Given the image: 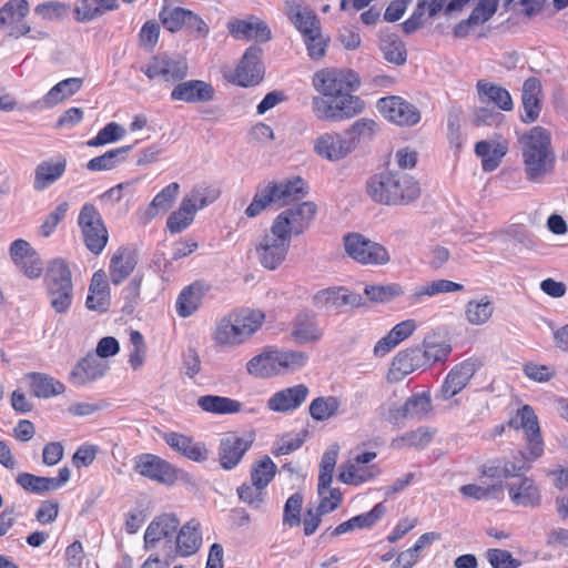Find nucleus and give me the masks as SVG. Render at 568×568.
Segmentation results:
<instances>
[{"instance_id": "obj_43", "label": "nucleus", "mask_w": 568, "mask_h": 568, "mask_svg": "<svg viewBox=\"0 0 568 568\" xmlns=\"http://www.w3.org/2000/svg\"><path fill=\"white\" fill-rule=\"evenodd\" d=\"M136 263V256L132 251L123 247L118 248L109 264L111 282L114 285L121 284L134 271Z\"/></svg>"}, {"instance_id": "obj_63", "label": "nucleus", "mask_w": 568, "mask_h": 568, "mask_svg": "<svg viewBox=\"0 0 568 568\" xmlns=\"http://www.w3.org/2000/svg\"><path fill=\"white\" fill-rule=\"evenodd\" d=\"M523 373L529 381L542 384L555 377L556 368L550 364L529 361L523 365Z\"/></svg>"}, {"instance_id": "obj_37", "label": "nucleus", "mask_w": 568, "mask_h": 568, "mask_svg": "<svg viewBox=\"0 0 568 568\" xmlns=\"http://www.w3.org/2000/svg\"><path fill=\"white\" fill-rule=\"evenodd\" d=\"M418 347L427 368L436 363L446 362L452 352V346L447 339L436 332L428 333Z\"/></svg>"}, {"instance_id": "obj_46", "label": "nucleus", "mask_w": 568, "mask_h": 568, "mask_svg": "<svg viewBox=\"0 0 568 568\" xmlns=\"http://www.w3.org/2000/svg\"><path fill=\"white\" fill-rule=\"evenodd\" d=\"M83 81L80 78H68L53 85L42 98L44 108H53L74 95L81 88Z\"/></svg>"}, {"instance_id": "obj_50", "label": "nucleus", "mask_w": 568, "mask_h": 568, "mask_svg": "<svg viewBox=\"0 0 568 568\" xmlns=\"http://www.w3.org/2000/svg\"><path fill=\"white\" fill-rule=\"evenodd\" d=\"M432 409L430 396L428 393L423 392L413 395L406 403L396 412H389L388 418L397 420L404 416L422 417L428 414Z\"/></svg>"}, {"instance_id": "obj_29", "label": "nucleus", "mask_w": 568, "mask_h": 568, "mask_svg": "<svg viewBox=\"0 0 568 568\" xmlns=\"http://www.w3.org/2000/svg\"><path fill=\"white\" fill-rule=\"evenodd\" d=\"M417 329V322L413 318H406L395 324L384 336H382L373 347V355L382 358L389 354L403 342L408 339Z\"/></svg>"}, {"instance_id": "obj_21", "label": "nucleus", "mask_w": 568, "mask_h": 568, "mask_svg": "<svg viewBox=\"0 0 568 568\" xmlns=\"http://www.w3.org/2000/svg\"><path fill=\"white\" fill-rule=\"evenodd\" d=\"M310 389L305 384H295L272 393L265 403L268 412L278 415H291L307 399Z\"/></svg>"}, {"instance_id": "obj_32", "label": "nucleus", "mask_w": 568, "mask_h": 568, "mask_svg": "<svg viewBox=\"0 0 568 568\" xmlns=\"http://www.w3.org/2000/svg\"><path fill=\"white\" fill-rule=\"evenodd\" d=\"M211 339L219 349H231L246 344L230 313L215 323L212 328Z\"/></svg>"}, {"instance_id": "obj_38", "label": "nucleus", "mask_w": 568, "mask_h": 568, "mask_svg": "<svg viewBox=\"0 0 568 568\" xmlns=\"http://www.w3.org/2000/svg\"><path fill=\"white\" fill-rule=\"evenodd\" d=\"M476 91L480 103L494 104L505 112H509L514 109V101L509 91L499 84L480 80L476 84Z\"/></svg>"}, {"instance_id": "obj_11", "label": "nucleus", "mask_w": 568, "mask_h": 568, "mask_svg": "<svg viewBox=\"0 0 568 568\" xmlns=\"http://www.w3.org/2000/svg\"><path fill=\"white\" fill-rule=\"evenodd\" d=\"M50 306L57 314H65L73 302V283L71 271L62 258L53 260L45 275Z\"/></svg>"}, {"instance_id": "obj_56", "label": "nucleus", "mask_w": 568, "mask_h": 568, "mask_svg": "<svg viewBox=\"0 0 568 568\" xmlns=\"http://www.w3.org/2000/svg\"><path fill=\"white\" fill-rule=\"evenodd\" d=\"M392 160L397 169L402 171H412L418 164L419 150L415 144L402 143L394 149Z\"/></svg>"}, {"instance_id": "obj_58", "label": "nucleus", "mask_w": 568, "mask_h": 568, "mask_svg": "<svg viewBox=\"0 0 568 568\" xmlns=\"http://www.w3.org/2000/svg\"><path fill=\"white\" fill-rule=\"evenodd\" d=\"M332 483H318L317 485V494H318V513L320 514H329L334 511L342 504L343 493L338 488L331 487Z\"/></svg>"}, {"instance_id": "obj_12", "label": "nucleus", "mask_w": 568, "mask_h": 568, "mask_svg": "<svg viewBox=\"0 0 568 568\" xmlns=\"http://www.w3.org/2000/svg\"><path fill=\"white\" fill-rule=\"evenodd\" d=\"M30 13V4L27 0H9L0 8V31L8 37L20 39L27 37L32 41H42L48 38L44 30L32 28L27 17Z\"/></svg>"}, {"instance_id": "obj_25", "label": "nucleus", "mask_w": 568, "mask_h": 568, "mask_svg": "<svg viewBox=\"0 0 568 568\" xmlns=\"http://www.w3.org/2000/svg\"><path fill=\"white\" fill-rule=\"evenodd\" d=\"M425 365L419 347H409L398 352L389 364L386 378L396 383L403 381L407 375L416 371H425Z\"/></svg>"}, {"instance_id": "obj_1", "label": "nucleus", "mask_w": 568, "mask_h": 568, "mask_svg": "<svg viewBox=\"0 0 568 568\" xmlns=\"http://www.w3.org/2000/svg\"><path fill=\"white\" fill-rule=\"evenodd\" d=\"M313 202H301L282 210L254 242L258 263L268 271L278 270L287 260L292 240L310 227L316 215Z\"/></svg>"}, {"instance_id": "obj_8", "label": "nucleus", "mask_w": 568, "mask_h": 568, "mask_svg": "<svg viewBox=\"0 0 568 568\" xmlns=\"http://www.w3.org/2000/svg\"><path fill=\"white\" fill-rule=\"evenodd\" d=\"M356 90L348 88L327 98H312V113L324 122H341L356 116L365 109L364 101L354 94Z\"/></svg>"}, {"instance_id": "obj_19", "label": "nucleus", "mask_w": 568, "mask_h": 568, "mask_svg": "<svg viewBox=\"0 0 568 568\" xmlns=\"http://www.w3.org/2000/svg\"><path fill=\"white\" fill-rule=\"evenodd\" d=\"M143 72L149 79H162L165 82H176L186 78L189 64L184 57L156 55L153 57L143 68Z\"/></svg>"}, {"instance_id": "obj_44", "label": "nucleus", "mask_w": 568, "mask_h": 568, "mask_svg": "<svg viewBox=\"0 0 568 568\" xmlns=\"http://www.w3.org/2000/svg\"><path fill=\"white\" fill-rule=\"evenodd\" d=\"M201 410L213 415H234L243 410V404L234 398L220 395H203L196 400Z\"/></svg>"}, {"instance_id": "obj_54", "label": "nucleus", "mask_w": 568, "mask_h": 568, "mask_svg": "<svg viewBox=\"0 0 568 568\" xmlns=\"http://www.w3.org/2000/svg\"><path fill=\"white\" fill-rule=\"evenodd\" d=\"M341 407V399L336 396H320L314 398L308 412L311 417L316 422H325L337 415Z\"/></svg>"}, {"instance_id": "obj_27", "label": "nucleus", "mask_w": 568, "mask_h": 568, "mask_svg": "<svg viewBox=\"0 0 568 568\" xmlns=\"http://www.w3.org/2000/svg\"><path fill=\"white\" fill-rule=\"evenodd\" d=\"M111 287L103 270L95 271L90 280L85 307L89 311L104 313L111 307Z\"/></svg>"}, {"instance_id": "obj_35", "label": "nucleus", "mask_w": 568, "mask_h": 568, "mask_svg": "<svg viewBox=\"0 0 568 568\" xmlns=\"http://www.w3.org/2000/svg\"><path fill=\"white\" fill-rule=\"evenodd\" d=\"M180 192V185L172 182L164 186L143 210L139 211V220L146 224L154 217L164 214L172 206Z\"/></svg>"}, {"instance_id": "obj_10", "label": "nucleus", "mask_w": 568, "mask_h": 568, "mask_svg": "<svg viewBox=\"0 0 568 568\" xmlns=\"http://www.w3.org/2000/svg\"><path fill=\"white\" fill-rule=\"evenodd\" d=\"M376 458L377 453L375 450L354 449L348 458L339 465L338 480L349 486H361L375 480L382 474V468Z\"/></svg>"}, {"instance_id": "obj_13", "label": "nucleus", "mask_w": 568, "mask_h": 568, "mask_svg": "<svg viewBox=\"0 0 568 568\" xmlns=\"http://www.w3.org/2000/svg\"><path fill=\"white\" fill-rule=\"evenodd\" d=\"M265 68L262 61V50L255 45L248 47L234 65L222 69L224 80L241 87L251 88L263 81Z\"/></svg>"}, {"instance_id": "obj_48", "label": "nucleus", "mask_w": 568, "mask_h": 568, "mask_svg": "<svg viewBox=\"0 0 568 568\" xmlns=\"http://www.w3.org/2000/svg\"><path fill=\"white\" fill-rule=\"evenodd\" d=\"M287 14L291 22L304 36L313 34L320 30L318 22L313 12L298 2H288Z\"/></svg>"}, {"instance_id": "obj_33", "label": "nucleus", "mask_w": 568, "mask_h": 568, "mask_svg": "<svg viewBox=\"0 0 568 568\" xmlns=\"http://www.w3.org/2000/svg\"><path fill=\"white\" fill-rule=\"evenodd\" d=\"M67 170V159L55 156L41 161L34 169L33 189L42 192L62 178Z\"/></svg>"}, {"instance_id": "obj_39", "label": "nucleus", "mask_w": 568, "mask_h": 568, "mask_svg": "<svg viewBox=\"0 0 568 568\" xmlns=\"http://www.w3.org/2000/svg\"><path fill=\"white\" fill-rule=\"evenodd\" d=\"M541 83L536 78L527 79L521 89V103L524 108L523 121L535 122L541 112Z\"/></svg>"}, {"instance_id": "obj_15", "label": "nucleus", "mask_w": 568, "mask_h": 568, "mask_svg": "<svg viewBox=\"0 0 568 568\" xmlns=\"http://www.w3.org/2000/svg\"><path fill=\"white\" fill-rule=\"evenodd\" d=\"M78 225L87 248L94 255H99L108 244L109 233L100 212L93 204L87 203L81 207Z\"/></svg>"}, {"instance_id": "obj_6", "label": "nucleus", "mask_w": 568, "mask_h": 568, "mask_svg": "<svg viewBox=\"0 0 568 568\" xmlns=\"http://www.w3.org/2000/svg\"><path fill=\"white\" fill-rule=\"evenodd\" d=\"M366 191L375 202L386 205H406L420 196L418 181L412 175L396 171L372 176Z\"/></svg>"}, {"instance_id": "obj_7", "label": "nucleus", "mask_w": 568, "mask_h": 568, "mask_svg": "<svg viewBox=\"0 0 568 568\" xmlns=\"http://www.w3.org/2000/svg\"><path fill=\"white\" fill-rule=\"evenodd\" d=\"M519 142L527 179L540 182L555 165L549 132L541 126H534L519 139Z\"/></svg>"}, {"instance_id": "obj_41", "label": "nucleus", "mask_w": 568, "mask_h": 568, "mask_svg": "<svg viewBox=\"0 0 568 568\" xmlns=\"http://www.w3.org/2000/svg\"><path fill=\"white\" fill-rule=\"evenodd\" d=\"M475 373V365L469 362L456 365L446 376L442 389L440 397L450 399L466 387L469 379Z\"/></svg>"}, {"instance_id": "obj_52", "label": "nucleus", "mask_w": 568, "mask_h": 568, "mask_svg": "<svg viewBox=\"0 0 568 568\" xmlns=\"http://www.w3.org/2000/svg\"><path fill=\"white\" fill-rule=\"evenodd\" d=\"M277 473V466L268 456L256 459L250 470V478L253 486L265 490Z\"/></svg>"}, {"instance_id": "obj_64", "label": "nucleus", "mask_w": 568, "mask_h": 568, "mask_svg": "<svg viewBox=\"0 0 568 568\" xmlns=\"http://www.w3.org/2000/svg\"><path fill=\"white\" fill-rule=\"evenodd\" d=\"M382 51L388 62L402 64L406 61V50L403 42L394 34L387 36L382 42Z\"/></svg>"}, {"instance_id": "obj_47", "label": "nucleus", "mask_w": 568, "mask_h": 568, "mask_svg": "<svg viewBox=\"0 0 568 568\" xmlns=\"http://www.w3.org/2000/svg\"><path fill=\"white\" fill-rule=\"evenodd\" d=\"M525 470H528V467L520 460L518 454L513 457L498 458L485 465V474L499 480Z\"/></svg>"}, {"instance_id": "obj_4", "label": "nucleus", "mask_w": 568, "mask_h": 568, "mask_svg": "<svg viewBox=\"0 0 568 568\" xmlns=\"http://www.w3.org/2000/svg\"><path fill=\"white\" fill-rule=\"evenodd\" d=\"M308 362L305 352L267 345L250 357L244 371L254 379H271L302 371Z\"/></svg>"}, {"instance_id": "obj_49", "label": "nucleus", "mask_w": 568, "mask_h": 568, "mask_svg": "<svg viewBox=\"0 0 568 568\" xmlns=\"http://www.w3.org/2000/svg\"><path fill=\"white\" fill-rule=\"evenodd\" d=\"M130 145H123L116 149L106 151L102 155L95 156L88 161L87 169L92 172L111 171L125 162Z\"/></svg>"}, {"instance_id": "obj_5", "label": "nucleus", "mask_w": 568, "mask_h": 568, "mask_svg": "<svg viewBox=\"0 0 568 568\" xmlns=\"http://www.w3.org/2000/svg\"><path fill=\"white\" fill-rule=\"evenodd\" d=\"M308 192L307 183L301 176H290L260 184L247 207L245 215L256 217L271 205L285 206L305 197Z\"/></svg>"}, {"instance_id": "obj_30", "label": "nucleus", "mask_w": 568, "mask_h": 568, "mask_svg": "<svg viewBox=\"0 0 568 568\" xmlns=\"http://www.w3.org/2000/svg\"><path fill=\"white\" fill-rule=\"evenodd\" d=\"M109 371L106 362L88 355L81 358L71 369L69 381L72 385L83 386L103 377Z\"/></svg>"}, {"instance_id": "obj_53", "label": "nucleus", "mask_w": 568, "mask_h": 568, "mask_svg": "<svg viewBox=\"0 0 568 568\" xmlns=\"http://www.w3.org/2000/svg\"><path fill=\"white\" fill-rule=\"evenodd\" d=\"M364 294L373 303L386 304L400 298L405 290L398 283L371 284L365 286Z\"/></svg>"}, {"instance_id": "obj_28", "label": "nucleus", "mask_w": 568, "mask_h": 568, "mask_svg": "<svg viewBox=\"0 0 568 568\" xmlns=\"http://www.w3.org/2000/svg\"><path fill=\"white\" fill-rule=\"evenodd\" d=\"M475 154L480 159L485 172L495 171L508 152V142L501 135H493L475 144Z\"/></svg>"}, {"instance_id": "obj_60", "label": "nucleus", "mask_w": 568, "mask_h": 568, "mask_svg": "<svg viewBox=\"0 0 568 568\" xmlns=\"http://www.w3.org/2000/svg\"><path fill=\"white\" fill-rule=\"evenodd\" d=\"M146 353L148 348L143 335L139 331L132 329L130 332L128 363L133 371H139L143 367L146 361Z\"/></svg>"}, {"instance_id": "obj_36", "label": "nucleus", "mask_w": 568, "mask_h": 568, "mask_svg": "<svg viewBox=\"0 0 568 568\" xmlns=\"http://www.w3.org/2000/svg\"><path fill=\"white\" fill-rule=\"evenodd\" d=\"M21 382L38 398H51L63 394L65 390L62 382L43 373H28L21 378Z\"/></svg>"}, {"instance_id": "obj_59", "label": "nucleus", "mask_w": 568, "mask_h": 568, "mask_svg": "<svg viewBox=\"0 0 568 568\" xmlns=\"http://www.w3.org/2000/svg\"><path fill=\"white\" fill-rule=\"evenodd\" d=\"M545 450L544 439L540 433L525 436V444L519 449L520 460L530 469L531 465L539 459Z\"/></svg>"}, {"instance_id": "obj_42", "label": "nucleus", "mask_w": 568, "mask_h": 568, "mask_svg": "<svg viewBox=\"0 0 568 568\" xmlns=\"http://www.w3.org/2000/svg\"><path fill=\"white\" fill-rule=\"evenodd\" d=\"M291 335L297 344H311L322 338L323 329L314 316L300 313L292 323Z\"/></svg>"}, {"instance_id": "obj_40", "label": "nucleus", "mask_w": 568, "mask_h": 568, "mask_svg": "<svg viewBox=\"0 0 568 568\" xmlns=\"http://www.w3.org/2000/svg\"><path fill=\"white\" fill-rule=\"evenodd\" d=\"M207 292V286L195 282L184 287L175 302V310L180 317L186 318L193 315L201 306Z\"/></svg>"}, {"instance_id": "obj_62", "label": "nucleus", "mask_w": 568, "mask_h": 568, "mask_svg": "<svg viewBox=\"0 0 568 568\" xmlns=\"http://www.w3.org/2000/svg\"><path fill=\"white\" fill-rule=\"evenodd\" d=\"M510 425L515 428H521L525 436L540 433L537 415L528 405H524L517 410L516 415L510 419Z\"/></svg>"}, {"instance_id": "obj_16", "label": "nucleus", "mask_w": 568, "mask_h": 568, "mask_svg": "<svg viewBox=\"0 0 568 568\" xmlns=\"http://www.w3.org/2000/svg\"><path fill=\"white\" fill-rule=\"evenodd\" d=\"M312 87L317 93L314 98H327L348 88H358L359 80L349 69L327 67L313 74Z\"/></svg>"}, {"instance_id": "obj_51", "label": "nucleus", "mask_w": 568, "mask_h": 568, "mask_svg": "<svg viewBox=\"0 0 568 568\" xmlns=\"http://www.w3.org/2000/svg\"><path fill=\"white\" fill-rule=\"evenodd\" d=\"M463 290V284L446 278H437L416 287L413 293V298L416 302H419L425 297H434L440 294L462 292Z\"/></svg>"}, {"instance_id": "obj_20", "label": "nucleus", "mask_w": 568, "mask_h": 568, "mask_svg": "<svg viewBox=\"0 0 568 568\" xmlns=\"http://www.w3.org/2000/svg\"><path fill=\"white\" fill-rule=\"evenodd\" d=\"M376 108L383 118L399 126H414L422 119L414 104L396 95L379 99Z\"/></svg>"}, {"instance_id": "obj_9", "label": "nucleus", "mask_w": 568, "mask_h": 568, "mask_svg": "<svg viewBox=\"0 0 568 568\" xmlns=\"http://www.w3.org/2000/svg\"><path fill=\"white\" fill-rule=\"evenodd\" d=\"M220 195L217 189L201 184L189 191L166 220L168 230L175 234L187 229L194 221L195 214L213 203Z\"/></svg>"}, {"instance_id": "obj_14", "label": "nucleus", "mask_w": 568, "mask_h": 568, "mask_svg": "<svg viewBox=\"0 0 568 568\" xmlns=\"http://www.w3.org/2000/svg\"><path fill=\"white\" fill-rule=\"evenodd\" d=\"M345 254L361 265L382 266L390 262L388 250L367 236L351 232L343 237Z\"/></svg>"}, {"instance_id": "obj_34", "label": "nucleus", "mask_w": 568, "mask_h": 568, "mask_svg": "<svg viewBox=\"0 0 568 568\" xmlns=\"http://www.w3.org/2000/svg\"><path fill=\"white\" fill-rule=\"evenodd\" d=\"M241 334L248 343L263 327L266 315L261 308L243 307L230 313Z\"/></svg>"}, {"instance_id": "obj_24", "label": "nucleus", "mask_w": 568, "mask_h": 568, "mask_svg": "<svg viewBox=\"0 0 568 568\" xmlns=\"http://www.w3.org/2000/svg\"><path fill=\"white\" fill-rule=\"evenodd\" d=\"M313 304L327 311H339L345 306L359 307L362 297L345 286H331L318 290L313 295Z\"/></svg>"}, {"instance_id": "obj_3", "label": "nucleus", "mask_w": 568, "mask_h": 568, "mask_svg": "<svg viewBox=\"0 0 568 568\" xmlns=\"http://www.w3.org/2000/svg\"><path fill=\"white\" fill-rule=\"evenodd\" d=\"M378 132L376 121L361 118L348 126L321 131L311 141L312 153L329 164L346 162L361 144L371 141Z\"/></svg>"}, {"instance_id": "obj_61", "label": "nucleus", "mask_w": 568, "mask_h": 568, "mask_svg": "<svg viewBox=\"0 0 568 568\" xmlns=\"http://www.w3.org/2000/svg\"><path fill=\"white\" fill-rule=\"evenodd\" d=\"M432 439L433 433L429 429L422 427L398 436L393 440L392 445L397 449L406 447L424 448L432 442Z\"/></svg>"}, {"instance_id": "obj_2", "label": "nucleus", "mask_w": 568, "mask_h": 568, "mask_svg": "<svg viewBox=\"0 0 568 568\" xmlns=\"http://www.w3.org/2000/svg\"><path fill=\"white\" fill-rule=\"evenodd\" d=\"M202 546L201 524L191 519L181 525L175 513H162L152 518L143 535V548L165 559L190 557Z\"/></svg>"}, {"instance_id": "obj_22", "label": "nucleus", "mask_w": 568, "mask_h": 568, "mask_svg": "<svg viewBox=\"0 0 568 568\" xmlns=\"http://www.w3.org/2000/svg\"><path fill=\"white\" fill-rule=\"evenodd\" d=\"M506 490L514 507L532 509L541 505L540 486L531 477L523 476L507 483Z\"/></svg>"}, {"instance_id": "obj_55", "label": "nucleus", "mask_w": 568, "mask_h": 568, "mask_svg": "<svg viewBox=\"0 0 568 568\" xmlns=\"http://www.w3.org/2000/svg\"><path fill=\"white\" fill-rule=\"evenodd\" d=\"M69 212V203L61 202L57 204L48 214H45L38 227V234L42 239H49L54 234L58 226L64 221Z\"/></svg>"}, {"instance_id": "obj_17", "label": "nucleus", "mask_w": 568, "mask_h": 568, "mask_svg": "<svg viewBox=\"0 0 568 568\" xmlns=\"http://www.w3.org/2000/svg\"><path fill=\"white\" fill-rule=\"evenodd\" d=\"M133 468L139 475L165 486H172L186 476L183 470L153 454L136 456Z\"/></svg>"}, {"instance_id": "obj_31", "label": "nucleus", "mask_w": 568, "mask_h": 568, "mask_svg": "<svg viewBox=\"0 0 568 568\" xmlns=\"http://www.w3.org/2000/svg\"><path fill=\"white\" fill-rule=\"evenodd\" d=\"M215 94L211 83L202 80H187L178 83L171 91L173 101L202 103L213 100Z\"/></svg>"}, {"instance_id": "obj_57", "label": "nucleus", "mask_w": 568, "mask_h": 568, "mask_svg": "<svg viewBox=\"0 0 568 568\" xmlns=\"http://www.w3.org/2000/svg\"><path fill=\"white\" fill-rule=\"evenodd\" d=\"M126 129L118 122H109L99 130L97 135L90 139L87 144L91 148H99L112 143H116L124 139Z\"/></svg>"}, {"instance_id": "obj_23", "label": "nucleus", "mask_w": 568, "mask_h": 568, "mask_svg": "<svg viewBox=\"0 0 568 568\" xmlns=\"http://www.w3.org/2000/svg\"><path fill=\"white\" fill-rule=\"evenodd\" d=\"M226 29L236 40L263 43L272 38L268 26L260 18L253 16L246 18H231L227 21Z\"/></svg>"}, {"instance_id": "obj_26", "label": "nucleus", "mask_w": 568, "mask_h": 568, "mask_svg": "<svg viewBox=\"0 0 568 568\" xmlns=\"http://www.w3.org/2000/svg\"><path fill=\"white\" fill-rule=\"evenodd\" d=\"M161 437L171 449L194 463H204L209 459L210 452L206 445L195 442L191 436L178 432H163Z\"/></svg>"}, {"instance_id": "obj_45", "label": "nucleus", "mask_w": 568, "mask_h": 568, "mask_svg": "<svg viewBox=\"0 0 568 568\" xmlns=\"http://www.w3.org/2000/svg\"><path fill=\"white\" fill-rule=\"evenodd\" d=\"M495 307L490 296L469 300L465 305V320L471 326H483L493 317Z\"/></svg>"}, {"instance_id": "obj_18", "label": "nucleus", "mask_w": 568, "mask_h": 568, "mask_svg": "<svg viewBox=\"0 0 568 568\" xmlns=\"http://www.w3.org/2000/svg\"><path fill=\"white\" fill-rule=\"evenodd\" d=\"M254 434L226 433L220 439L217 448V460L224 470L236 468L242 462L244 455L252 447Z\"/></svg>"}]
</instances>
